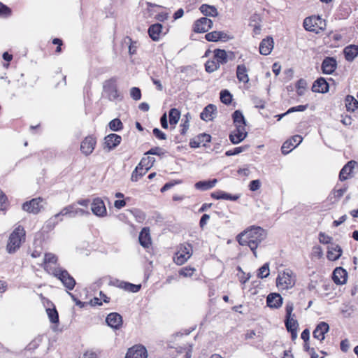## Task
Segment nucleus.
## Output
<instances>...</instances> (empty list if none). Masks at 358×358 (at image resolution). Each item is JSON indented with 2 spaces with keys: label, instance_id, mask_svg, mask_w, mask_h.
<instances>
[{
  "label": "nucleus",
  "instance_id": "1",
  "mask_svg": "<svg viewBox=\"0 0 358 358\" xmlns=\"http://www.w3.org/2000/svg\"><path fill=\"white\" fill-rule=\"evenodd\" d=\"M266 231L260 227L251 226L240 233L237 241L242 246H248L252 251L255 257H257L256 251L259 245L266 238Z\"/></svg>",
  "mask_w": 358,
  "mask_h": 358
},
{
  "label": "nucleus",
  "instance_id": "2",
  "mask_svg": "<svg viewBox=\"0 0 358 358\" xmlns=\"http://www.w3.org/2000/svg\"><path fill=\"white\" fill-rule=\"evenodd\" d=\"M90 214L88 210L80 208L76 204L73 203L63 208L59 213L50 217L47 222V226L54 227L59 221L63 220L64 216L76 217L77 216L89 215Z\"/></svg>",
  "mask_w": 358,
  "mask_h": 358
},
{
  "label": "nucleus",
  "instance_id": "3",
  "mask_svg": "<svg viewBox=\"0 0 358 358\" xmlns=\"http://www.w3.org/2000/svg\"><path fill=\"white\" fill-rule=\"evenodd\" d=\"M25 230L21 225H18L10 234L6 245V252L9 254L15 253L25 241Z\"/></svg>",
  "mask_w": 358,
  "mask_h": 358
},
{
  "label": "nucleus",
  "instance_id": "4",
  "mask_svg": "<svg viewBox=\"0 0 358 358\" xmlns=\"http://www.w3.org/2000/svg\"><path fill=\"white\" fill-rule=\"evenodd\" d=\"M295 275L290 270L280 272L276 279L277 287L280 289H288L295 285Z\"/></svg>",
  "mask_w": 358,
  "mask_h": 358
},
{
  "label": "nucleus",
  "instance_id": "5",
  "mask_svg": "<svg viewBox=\"0 0 358 358\" xmlns=\"http://www.w3.org/2000/svg\"><path fill=\"white\" fill-rule=\"evenodd\" d=\"M52 274L57 278L69 290H72L76 285V280L66 270L60 267L53 268Z\"/></svg>",
  "mask_w": 358,
  "mask_h": 358
},
{
  "label": "nucleus",
  "instance_id": "6",
  "mask_svg": "<svg viewBox=\"0 0 358 358\" xmlns=\"http://www.w3.org/2000/svg\"><path fill=\"white\" fill-rule=\"evenodd\" d=\"M303 27L307 31L318 34L325 29L326 22L320 16H311L304 20Z\"/></svg>",
  "mask_w": 358,
  "mask_h": 358
},
{
  "label": "nucleus",
  "instance_id": "7",
  "mask_svg": "<svg viewBox=\"0 0 358 358\" xmlns=\"http://www.w3.org/2000/svg\"><path fill=\"white\" fill-rule=\"evenodd\" d=\"M192 245L187 243L180 244L173 257L175 263L178 265L185 264L192 255Z\"/></svg>",
  "mask_w": 358,
  "mask_h": 358
},
{
  "label": "nucleus",
  "instance_id": "8",
  "mask_svg": "<svg viewBox=\"0 0 358 358\" xmlns=\"http://www.w3.org/2000/svg\"><path fill=\"white\" fill-rule=\"evenodd\" d=\"M103 93L110 101H115L120 97L115 78L105 81L103 84Z\"/></svg>",
  "mask_w": 358,
  "mask_h": 358
},
{
  "label": "nucleus",
  "instance_id": "9",
  "mask_svg": "<svg viewBox=\"0 0 358 358\" xmlns=\"http://www.w3.org/2000/svg\"><path fill=\"white\" fill-rule=\"evenodd\" d=\"M44 200L41 198H34L29 201L23 203V210L33 214H38L43 208Z\"/></svg>",
  "mask_w": 358,
  "mask_h": 358
},
{
  "label": "nucleus",
  "instance_id": "10",
  "mask_svg": "<svg viewBox=\"0 0 358 358\" xmlns=\"http://www.w3.org/2000/svg\"><path fill=\"white\" fill-rule=\"evenodd\" d=\"M92 213L99 217H104L107 215V209L103 201L97 197L92 200L91 203Z\"/></svg>",
  "mask_w": 358,
  "mask_h": 358
},
{
  "label": "nucleus",
  "instance_id": "11",
  "mask_svg": "<svg viewBox=\"0 0 358 358\" xmlns=\"http://www.w3.org/2000/svg\"><path fill=\"white\" fill-rule=\"evenodd\" d=\"M213 26L211 20L207 17H201L194 23L193 31L196 33L207 32Z\"/></svg>",
  "mask_w": 358,
  "mask_h": 358
},
{
  "label": "nucleus",
  "instance_id": "12",
  "mask_svg": "<svg viewBox=\"0 0 358 358\" xmlns=\"http://www.w3.org/2000/svg\"><path fill=\"white\" fill-rule=\"evenodd\" d=\"M146 348L141 345H136L129 348L125 358H147Z\"/></svg>",
  "mask_w": 358,
  "mask_h": 358
},
{
  "label": "nucleus",
  "instance_id": "13",
  "mask_svg": "<svg viewBox=\"0 0 358 358\" xmlns=\"http://www.w3.org/2000/svg\"><path fill=\"white\" fill-rule=\"evenodd\" d=\"M303 138L300 135L294 136L290 140L286 141L281 147L283 155L289 153L293 148H296L302 142Z\"/></svg>",
  "mask_w": 358,
  "mask_h": 358
},
{
  "label": "nucleus",
  "instance_id": "14",
  "mask_svg": "<svg viewBox=\"0 0 358 358\" xmlns=\"http://www.w3.org/2000/svg\"><path fill=\"white\" fill-rule=\"evenodd\" d=\"M96 138L92 136H87L80 144V150L86 156L90 155L94 150Z\"/></svg>",
  "mask_w": 358,
  "mask_h": 358
},
{
  "label": "nucleus",
  "instance_id": "15",
  "mask_svg": "<svg viewBox=\"0 0 358 358\" xmlns=\"http://www.w3.org/2000/svg\"><path fill=\"white\" fill-rule=\"evenodd\" d=\"M248 135L245 127L239 126L236 127L231 134L229 135V139L233 144H238L243 141Z\"/></svg>",
  "mask_w": 358,
  "mask_h": 358
},
{
  "label": "nucleus",
  "instance_id": "16",
  "mask_svg": "<svg viewBox=\"0 0 358 358\" xmlns=\"http://www.w3.org/2000/svg\"><path fill=\"white\" fill-rule=\"evenodd\" d=\"M336 59L331 57L324 58L321 66L323 73L329 75L333 73L336 69Z\"/></svg>",
  "mask_w": 358,
  "mask_h": 358
},
{
  "label": "nucleus",
  "instance_id": "17",
  "mask_svg": "<svg viewBox=\"0 0 358 358\" xmlns=\"http://www.w3.org/2000/svg\"><path fill=\"white\" fill-rule=\"evenodd\" d=\"M122 138L120 136L115 134H110L105 137L104 145L108 150H111L116 148L121 142Z\"/></svg>",
  "mask_w": 358,
  "mask_h": 358
},
{
  "label": "nucleus",
  "instance_id": "18",
  "mask_svg": "<svg viewBox=\"0 0 358 358\" xmlns=\"http://www.w3.org/2000/svg\"><path fill=\"white\" fill-rule=\"evenodd\" d=\"M106 321L108 326L116 329H119L122 324V316L117 313L108 314Z\"/></svg>",
  "mask_w": 358,
  "mask_h": 358
},
{
  "label": "nucleus",
  "instance_id": "19",
  "mask_svg": "<svg viewBox=\"0 0 358 358\" xmlns=\"http://www.w3.org/2000/svg\"><path fill=\"white\" fill-rule=\"evenodd\" d=\"M211 136L207 134H201L195 137L194 139L191 140L189 143V145L191 148H196L203 145L205 146L206 143L210 141Z\"/></svg>",
  "mask_w": 358,
  "mask_h": 358
},
{
  "label": "nucleus",
  "instance_id": "20",
  "mask_svg": "<svg viewBox=\"0 0 358 358\" xmlns=\"http://www.w3.org/2000/svg\"><path fill=\"white\" fill-rule=\"evenodd\" d=\"M342 249L340 245L331 243L328 247L327 258L330 261H336L340 258L342 255Z\"/></svg>",
  "mask_w": 358,
  "mask_h": 358
},
{
  "label": "nucleus",
  "instance_id": "21",
  "mask_svg": "<svg viewBox=\"0 0 358 358\" xmlns=\"http://www.w3.org/2000/svg\"><path fill=\"white\" fill-rule=\"evenodd\" d=\"M138 241L141 245L145 248H148L151 245L152 240L148 227L142 229L139 234Z\"/></svg>",
  "mask_w": 358,
  "mask_h": 358
},
{
  "label": "nucleus",
  "instance_id": "22",
  "mask_svg": "<svg viewBox=\"0 0 358 358\" xmlns=\"http://www.w3.org/2000/svg\"><path fill=\"white\" fill-rule=\"evenodd\" d=\"M347 272L341 267H337L333 272V280L337 285H343L347 280Z\"/></svg>",
  "mask_w": 358,
  "mask_h": 358
},
{
  "label": "nucleus",
  "instance_id": "23",
  "mask_svg": "<svg viewBox=\"0 0 358 358\" xmlns=\"http://www.w3.org/2000/svg\"><path fill=\"white\" fill-rule=\"evenodd\" d=\"M266 303L271 308H278L282 304V298L277 293L269 294L266 298Z\"/></svg>",
  "mask_w": 358,
  "mask_h": 358
},
{
  "label": "nucleus",
  "instance_id": "24",
  "mask_svg": "<svg viewBox=\"0 0 358 358\" xmlns=\"http://www.w3.org/2000/svg\"><path fill=\"white\" fill-rule=\"evenodd\" d=\"M329 327L327 322H320L313 331V337L320 341L324 339V334L329 331Z\"/></svg>",
  "mask_w": 358,
  "mask_h": 358
},
{
  "label": "nucleus",
  "instance_id": "25",
  "mask_svg": "<svg viewBox=\"0 0 358 358\" xmlns=\"http://www.w3.org/2000/svg\"><path fill=\"white\" fill-rule=\"evenodd\" d=\"M273 40L271 37H266L259 44V52L263 55H268L273 48Z\"/></svg>",
  "mask_w": 358,
  "mask_h": 358
},
{
  "label": "nucleus",
  "instance_id": "26",
  "mask_svg": "<svg viewBox=\"0 0 358 358\" xmlns=\"http://www.w3.org/2000/svg\"><path fill=\"white\" fill-rule=\"evenodd\" d=\"M314 92L325 93L329 90V84L324 78L317 79L312 86Z\"/></svg>",
  "mask_w": 358,
  "mask_h": 358
},
{
  "label": "nucleus",
  "instance_id": "27",
  "mask_svg": "<svg viewBox=\"0 0 358 358\" xmlns=\"http://www.w3.org/2000/svg\"><path fill=\"white\" fill-rule=\"evenodd\" d=\"M285 326L288 331L291 333L292 339L297 338L298 322L294 317L285 318Z\"/></svg>",
  "mask_w": 358,
  "mask_h": 358
},
{
  "label": "nucleus",
  "instance_id": "28",
  "mask_svg": "<svg viewBox=\"0 0 358 358\" xmlns=\"http://www.w3.org/2000/svg\"><path fill=\"white\" fill-rule=\"evenodd\" d=\"M205 38L208 41L213 42L218 41H226L229 39L228 35L225 32L218 31H213L206 34Z\"/></svg>",
  "mask_w": 358,
  "mask_h": 358
},
{
  "label": "nucleus",
  "instance_id": "29",
  "mask_svg": "<svg viewBox=\"0 0 358 358\" xmlns=\"http://www.w3.org/2000/svg\"><path fill=\"white\" fill-rule=\"evenodd\" d=\"M217 108L213 104H208L206 106L203 111L200 114V117L206 121L212 120L214 118L215 113L216 112Z\"/></svg>",
  "mask_w": 358,
  "mask_h": 358
},
{
  "label": "nucleus",
  "instance_id": "30",
  "mask_svg": "<svg viewBox=\"0 0 358 358\" xmlns=\"http://www.w3.org/2000/svg\"><path fill=\"white\" fill-rule=\"evenodd\" d=\"M343 53L347 61H353L358 55V45H350L346 46L343 50Z\"/></svg>",
  "mask_w": 358,
  "mask_h": 358
},
{
  "label": "nucleus",
  "instance_id": "31",
  "mask_svg": "<svg viewBox=\"0 0 358 358\" xmlns=\"http://www.w3.org/2000/svg\"><path fill=\"white\" fill-rule=\"evenodd\" d=\"M236 77L238 81L241 83H248L249 82L248 69L245 64H239L237 66Z\"/></svg>",
  "mask_w": 358,
  "mask_h": 358
},
{
  "label": "nucleus",
  "instance_id": "32",
  "mask_svg": "<svg viewBox=\"0 0 358 358\" xmlns=\"http://www.w3.org/2000/svg\"><path fill=\"white\" fill-rule=\"evenodd\" d=\"M211 196L215 199L236 201L241 197V194L232 195L223 191H217L213 192Z\"/></svg>",
  "mask_w": 358,
  "mask_h": 358
},
{
  "label": "nucleus",
  "instance_id": "33",
  "mask_svg": "<svg viewBox=\"0 0 358 358\" xmlns=\"http://www.w3.org/2000/svg\"><path fill=\"white\" fill-rule=\"evenodd\" d=\"M356 164L355 161H350L343 167L339 173V179L341 181L345 180L348 178V176L351 173Z\"/></svg>",
  "mask_w": 358,
  "mask_h": 358
},
{
  "label": "nucleus",
  "instance_id": "34",
  "mask_svg": "<svg viewBox=\"0 0 358 358\" xmlns=\"http://www.w3.org/2000/svg\"><path fill=\"white\" fill-rule=\"evenodd\" d=\"M162 30V25L157 23L151 25L148 29V34L150 37L155 41L159 39L160 34Z\"/></svg>",
  "mask_w": 358,
  "mask_h": 358
},
{
  "label": "nucleus",
  "instance_id": "35",
  "mask_svg": "<svg viewBox=\"0 0 358 358\" xmlns=\"http://www.w3.org/2000/svg\"><path fill=\"white\" fill-rule=\"evenodd\" d=\"M217 182V179H213L212 180L199 181L195 183L194 187L197 189L206 191L215 187Z\"/></svg>",
  "mask_w": 358,
  "mask_h": 358
},
{
  "label": "nucleus",
  "instance_id": "36",
  "mask_svg": "<svg viewBox=\"0 0 358 358\" xmlns=\"http://www.w3.org/2000/svg\"><path fill=\"white\" fill-rule=\"evenodd\" d=\"M199 10L206 16L216 17L218 15L217 8L213 6L202 4Z\"/></svg>",
  "mask_w": 358,
  "mask_h": 358
},
{
  "label": "nucleus",
  "instance_id": "37",
  "mask_svg": "<svg viewBox=\"0 0 358 358\" xmlns=\"http://www.w3.org/2000/svg\"><path fill=\"white\" fill-rule=\"evenodd\" d=\"M214 59L219 63L220 65L224 64L228 62L227 54L224 50H215Z\"/></svg>",
  "mask_w": 358,
  "mask_h": 358
},
{
  "label": "nucleus",
  "instance_id": "38",
  "mask_svg": "<svg viewBox=\"0 0 358 358\" xmlns=\"http://www.w3.org/2000/svg\"><path fill=\"white\" fill-rule=\"evenodd\" d=\"M232 117L236 127H238L239 126L245 127V120L241 111L238 110L234 111V113L232 115Z\"/></svg>",
  "mask_w": 358,
  "mask_h": 358
},
{
  "label": "nucleus",
  "instance_id": "39",
  "mask_svg": "<svg viewBox=\"0 0 358 358\" xmlns=\"http://www.w3.org/2000/svg\"><path fill=\"white\" fill-rule=\"evenodd\" d=\"M57 261V257L55 255L52 253H47L44 257V264H45V269L48 270L49 273H52V271L53 268H49L50 264H55Z\"/></svg>",
  "mask_w": 358,
  "mask_h": 358
},
{
  "label": "nucleus",
  "instance_id": "40",
  "mask_svg": "<svg viewBox=\"0 0 358 358\" xmlns=\"http://www.w3.org/2000/svg\"><path fill=\"white\" fill-rule=\"evenodd\" d=\"M169 123L171 125H176L180 118V112L177 108H171L169 113Z\"/></svg>",
  "mask_w": 358,
  "mask_h": 358
},
{
  "label": "nucleus",
  "instance_id": "41",
  "mask_svg": "<svg viewBox=\"0 0 358 358\" xmlns=\"http://www.w3.org/2000/svg\"><path fill=\"white\" fill-rule=\"evenodd\" d=\"M148 171H145V167L141 166L140 163L132 172L131 179L132 181H138L140 178L144 176Z\"/></svg>",
  "mask_w": 358,
  "mask_h": 358
},
{
  "label": "nucleus",
  "instance_id": "42",
  "mask_svg": "<svg viewBox=\"0 0 358 358\" xmlns=\"http://www.w3.org/2000/svg\"><path fill=\"white\" fill-rule=\"evenodd\" d=\"M119 287L123 288L124 290L136 293L140 290L141 285H134L130 282H121Z\"/></svg>",
  "mask_w": 358,
  "mask_h": 358
},
{
  "label": "nucleus",
  "instance_id": "43",
  "mask_svg": "<svg viewBox=\"0 0 358 358\" xmlns=\"http://www.w3.org/2000/svg\"><path fill=\"white\" fill-rule=\"evenodd\" d=\"M345 106L348 110L355 111L358 108V101L352 96H347L345 98Z\"/></svg>",
  "mask_w": 358,
  "mask_h": 358
},
{
  "label": "nucleus",
  "instance_id": "44",
  "mask_svg": "<svg viewBox=\"0 0 358 358\" xmlns=\"http://www.w3.org/2000/svg\"><path fill=\"white\" fill-rule=\"evenodd\" d=\"M296 88L299 96L304 95L307 89V82L303 78L299 79L296 84Z\"/></svg>",
  "mask_w": 358,
  "mask_h": 358
},
{
  "label": "nucleus",
  "instance_id": "45",
  "mask_svg": "<svg viewBox=\"0 0 358 358\" xmlns=\"http://www.w3.org/2000/svg\"><path fill=\"white\" fill-rule=\"evenodd\" d=\"M155 159L152 157H144L140 162V165L145 167V171L148 170L153 166Z\"/></svg>",
  "mask_w": 358,
  "mask_h": 358
},
{
  "label": "nucleus",
  "instance_id": "46",
  "mask_svg": "<svg viewBox=\"0 0 358 358\" xmlns=\"http://www.w3.org/2000/svg\"><path fill=\"white\" fill-rule=\"evenodd\" d=\"M220 65L214 58L211 60L207 61L205 64V69L208 73H213L215 71L220 68Z\"/></svg>",
  "mask_w": 358,
  "mask_h": 358
},
{
  "label": "nucleus",
  "instance_id": "47",
  "mask_svg": "<svg viewBox=\"0 0 358 358\" xmlns=\"http://www.w3.org/2000/svg\"><path fill=\"white\" fill-rule=\"evenodd\" d=\"M270 274L269 270V264L265 263L262 267H260L258 270L257 277L259 278H267Z\"/></svg>",
  "mask_w": 358,
  "mask_h": 358
},
{
  "label": "nucleus",
  "instance_id": "48",
  "mask_svg": "<svg viewBox=\"0 0 358 358\" xmlns=\"http://www.w3.org/2000/svg\"><path fill=\"white\" fill-rule=\"evenodd\" d=\"M220 100L224 104H229L232 100V95L227 90L220 92Z\"/></svg>",
  "mask_w": 358,
  "mask_h": 358
},
{
  "label": "nucleus",
  "instance_id": "49",
  "mask_svg": "<svg viewBox=\"0 0 358 358\" xmlns=\"http://www.w3.org/2000/svg\"><path fill=\"white\" fill-rule=\"evenodd\" d=\"M47 314L48 315V317L50 319V321L52 322V323H57L59 322V315H58V313L57 311L56 310L55 308H48L47 309Z\"/></svg>",
  "mask_w": 358,
  "mask_h": 358
},
{
  "label": "nucleus",
  "instance_id": "50",
  "mask_svg": "<svg viewBox=\"0 0 358 358\" xmlns=\"http://www.w3.org/2000/svg\"><path fill=\"white\" fill-rule=\"evenodd\" d=\"M122 123L120 120L115 118L109 122V128L113 131H120L122 129Z\"/></svg>",
  "mask_w": 358,
  "mask_h": 358
},
{
  "label": "nucleus",
  "instance_id": "51",
  "mask_svg": "<svg viewBox=\"0 0 358 358\" xmlns=\"http://www.w3.org/2000/svg\"><path fill=\"white\" fill-rule=\"evenodd\" d=\"M307 108H308V105H299V106H297L292 107L285 113L281 115L280 116L279 120L282 117L286 115L288 113H292V112H297V111H304V110H306L307 109Z\"/></svg>",
  "mask_w": 358,
  "mask_h": 358
},
{
  "label": "nucleus",
  "instance_id": "52",
  "mask_svg": "<svg viewBox=\"0 0 358 358\" xmlns=\"http://www.w3.org/2000/svg\"><path fill=\"white\" fill-rule=\"evenodd\" d=\"M8 203L5 194L0 189V210H5L8 207Z\"/></svg>",
  "mask_w": 358,
  "mask_h": 358
},
{
  "label": "nucleus",
  "instance_id": "53",
  "mask_svg": "<svg viewBox=\"0 0 358 358\" xmlns=\"http://www.w3.org/2000/svg\"><path fill=\"white\" fill-rule=\"evenodd\" d=\"M130 96L134 100H139L141 98V92L138 87H133L130 90Z\"/></svg>",
  "mask_w": 358,
  "mask_h": 358
},
{
  "label": "nucleus",
  "instance_id": "54",
  "mask_svg": "<svg viewBox=\"0 0 358 358\" xmlns=\"http://www.w3.org/2000/svg\"><path fill=\"white\" fill-rule=\"evenodd\" d=\"M195 271L194 268L192 267H184L179 271V274L184 277H191Z\"/></svg>",
  "mask_w": 358,
  "mask_h": 358
},
{
  "label": "nucleus",
  "instance_id": "55",
  "mask_svg": "<svg viewBox=\"0 0 358 358\" xmlns=\"http://www.w3.org/2000/svg\"><path fill=\"white\" fill-rule=\"evenodd\" d=\"M311 255L313 257L320 259L323 255L322 248L319 245L314 246L312 249Z\"/></svg>",
  "mask_w": 358,
  "mask_h": 358
},
{
  "label": "nucleus",
  "instance_id": "56",
  "mask_svg": "<svg viewBox=\"0 0 358 358\" xmlns=\"http://www.w3.org/2000/svg\"><path fill=\"white\" fill-rule=\"evenodd\" d=\"M294 310V304L292 302H288L285 306L286 318L295 317V315L292 314Z\"/></svg>",
  "mask_w": 358,
  "mask_h": 358
},
{
  "label": "nucleus",
  "instance_id": "57",
  "mask_svg": "<svg viewBox=\"0 0 358 358\" xmlns=\"http://www.w3.org/2000/svg\"><path fill=\"white\" fill-rule=\"evenodd\" d=\"M99 352L92 350H87L80 358H98Z\"/></svg>",
  "mask_w": 358,
  "mask_h": 358
},
{
  "label": "nucleus",
  "instance_id": "58",
  "mask_svg": "<svg viewBox=\"0 0 358 358\" xmlns=\"http://www.w3.org/2000/svg\"><path fill=\"white\" fill-rule=\"evenodd\" d=\"M345 192H346V188H340L338 189H334L331 194L334 195V197L335 199L334 201H338L341 196H343V195L344 194V193Z\"/></svg>",
  "mask_w": 358,
  "mask_h": 358
},
{
  "label": "nucleus",
  "instance_id": "59",
  "mask_svg": "<svg viewBox=\"0 0 358 358\" xmlns=\"http://www.w3.org/2000/svg\"><path fill=\"white\" fill-rule=\"evenodd\" d=\"M253 103L255 105V107L259 108H264L265 107V101H264L262 99L255 96L252 99Z\"/></svg>",
  "mask_w": 358,
  "mask_h": 358
},
{
  "label": "nucleus",
  "instance_id": "60",
  "mask_svg": "<svg viewBox=\"0 0 358 358\" xmlns=\"http://www.w3.org/2000/svg\"><path fill=\"white\" fill-rule=\"evenodd\" d=\"M11 13V10L6 5L0 3V16H9Z\"/></svg>",
  "mask_w": 358,
  "mask_h": 358
},
{
  "label": "nucleus",
  "instance_id": "61",
  "mask_svg": "<svg viewBox=\"0 0 358 358\" xmlns=\"http://www.w3.org/2000/svg\"><path fill=\"white\" fill-rule=\"evenodd\" d=\"M127 39L129 40V41L130 43L129 46V52L131 55H133L136 54V50H137V48H138L137 42L131 41V39L130 38H127Z\"/></svg>",
  "mask_w": 358,
  "mask_h": 358
},
{
  "label": "nucleus",
  "instance_id": "62",
  "mask_svg": "<svg viewBox=\"0 0 358 358\" xmlns=\"http://www.w3.org/2000/svg\"><path fill=\"white\" fill-rule=\"evenodd\" d=\"M245 150V147H237V148H234L233 150L227 151L225 155L227 156L236 155H238V154L242 152Z\"/></svg>",
  "mask_w": 358,
  "mask_h": 358
},
{
  "label": "nucleus",
  "instance_id": "63",
  "mask_svg": "<svg viewBox=\"0 0 358 358\" xmlns=\"http://www.w3.org/2000/svg\"><path fill=\"white\" fill-rule=\"evenodd\" d=\"M261 187V182L259 180H254L250 182L249 188L250 190L255 192L258 190Z\"/></svg>",
  "mask_w": 358,
  "mask_h": 358
},
{
  "label": "nucleus",
  "instance_id": "64",
  "mask_svg": "<svg viewBox=\"0 0 358 358\" xmlns=\"http://www.w3.org/2000/svg\"><path fill=\"white\" fill-rule=\"evenodd\" d=\"M154 136L160 140L166 139V135L158 128H155L152 131Z\"/></svg>",
  "mask_w": 358,
  "mask_h": 358
}]
</instances>
